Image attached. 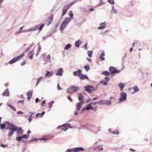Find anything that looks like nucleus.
Instances as JSON below:
<instances>
[{
	"instance_id": "obj_55",
	"label": "nucleus",
	"mask_w": 152,
	"mask_h": 152,
	"mask_svg": "<svg viewBox=\"0 0 152 152\" xmlns=\"http://www.w3.org/2000/svg\"><path fill=\"white\" fill-rule=\"evenodd\" d=\"M127 94L126 93L124 92V101L126 99Z\"/></svg>"
},
{
	"instance_id": "obj_22",
	"label": "nucleus",
	"mask_w": 152,
	"mask_h": 152,
	"mask_svg": "<svg viewBox=\"0 0 152 152\" xmlns=\"http://www.w3.org/2000/svg\"><path fill=\"white\" fill-rule=\"evenodd\" d=\"M9 91L8 89H6L2 94L3 96H9Z\"/></svg>"
},
{
	"instance_id": "obj_63",
	"label": "nucleus",
	"mask_w": 152,
	"mask_h": 152,
	"mask_svg": "<svg viewBox=\"0 0 152 152\" xmlns=\"http://www.w3.org/2000/svg\"><path fill=\"white\" fill-rule=\"evenodd\" d=\"M57 89L58 90H61V88L60 86L58 84V85H57Z\"/></svg>"
},
{
	"instance_id": "obj_37",
	"label": "nucleus",
	"mask_w": 152,
	"mask_h": 152,
	"mask_svg": "<svg viewBox=\"0 0 152 152\" xmlns=\"http://www.w3.org/2000/svg\"><path fill=\"white\" fill-rule=\"evenodd\" d=\"M98 104L100 105H104V100H100L98 102Z\"/></svg>"
},
{
	"instance_id": "obj_40",
	"label": "nucleus",
	"mask_w": 152,
	"mask_h": 152,
	"mask_svg": "<svg viewBox=\"0 0 152 152\" xmlns=\"http://www.w3.org/2000/svg\"><path fill=\"white\" fill-rule=\"evenodd\" d=\"M119 86L120 88L121 91H122L124 88V84L122 83H121L119 84Z\"/></svg>"
},
{
	"instance_id": "obj_15",
	"label": "nucleus",
	"mask_w": 152,
	"mask_h": 152,
	"mask_svg": "<svg viewBox=\"0 0 152 152\" xmlns=\"http://www.w3.org/2000/svg\"><path fill=\"white\" fill-rule=\"evenodd\" d=\"M79 77L80 79L81 80H83L85 79H88V77L87 75H84L82 73H81V74L80 75Z\"/></svg>"
},
{
	"instance_id": "obj_53",
	"label": "nucleus",
	"mask_w": 152,
	"mask_h": 152,
	"mask_svg": "<svg viewBox=\"0 0 152 152\" xmlns=\"http://www.w3.org/2000/svg\"><path fill=\"white\" fill-rule=\"evenodd\" d=\"M91 106L92 105H95L98 104V102H92L89 104Z\"/></svg>"
},
{
	"instance_id": "obj_27",
	"label": "nucleus",
	"mask_w": 152,
	"mask_h": 152,
	"mask_svg": "<svg viewBox=\"0 0 152 152\" xmlns=\"http://www.w3.org/2000/svg\"><path fill=\"white\" fill-rule=\"evenodd\" d=\"M7 106L9 107L12 110H13L14 111H16V108L13 107V106L11 105L9 103L7 104Z\"/></svg>"
},
{
	"instance_id": "obj_11",
	"label": "nucleus",
	"mask_w": 152,
	"mask_h": 152,
	"mask_svg": "<svg viewBox=\"0 0 152 152\" xmlns=\"http://www.w3.org/2000/svg\"><path fill=\"white\" fill-rule=\"evenodd\" d=\"M110 78L108 77H106L105 80H101L100 81V83L102 84L104 86L106 85L108 82L110 80Z\"/></svg>"
},
{
	"instance_id": "obj_39",
	"label": "nucleus",
	"mask_w": 152,
	"mask_h": 152,
	"mask_svg": "<svg viewBox=\"0 0 152 152\" xmlns=\"http://www.w3.org/2000/svg\"><path fill=\"white\" fill-rule=\"evenodd\" d=\"M23 139V137L22 136L17 137H16V140L17 141H20Z\"/></svg>"
},
{
	"instance_id": "obj_10",
	"label": "nucleus",
	"mask_w": 152,
	"mask_h": 152,
	"mask_svg": "<svg viewBox=\"0 0 152 152\" xmlns=\"http://www.w3.org/2000/svg\"><path fill=\"white\" fill-rule=\"evenodd\" d=\"M64 72L63 69L62 68H60L58 69L56 73V75L57 76H61L63 75Z\"/></svg>"
},
{
	"instance_id": "obj_6",
	"label": "nucleus",
	"mask_w": 152,
	"mask_h": 152,
	"mask_svg": "<svg viewBox=\"0 0 152 152\" xmlns=\"http://www.w3.org/2000/svg\"><path fill=\"white\" fill-rule=\"evenodd\" d=\"M80 90V88L77 86H72L68 88L67 89V92L69 93L72 91L73 92H76Z\"/></svg>"
},
{
	"instance_id": "obj_58",
	"label": "nucleus",
	"mask_w": 152,
	"mask_h": 152,
	"mask_svg": "<svg viewBox=\"0 0 152 152\" xmlns=\"http://www.w3.org/2000/svg\"><path fill=\"white\" fill-rule=\"evenodd\" d=\"M40 100L38 98H37L35 99V102L36 103H37L38 102H39Z\"/></svg>"
},
{
	"instance_id": "obj_61",
	"label": "nucleus",
	"mask_w": 152,
	"mask_h": 152,
	"mask_svg": "<svg viewBox=\"0 0 152 152\" xmlns=\"http://www.w3.org/2000/svg\"><path fill=\"white\" fill-rule=\"evenodd\" d=\"M17 114L18 115L22 114L23 113L22 112L20 111H19L17 112Z\"/></svg>"
},
{
	"instance_id": "obj_42",
	"label": "nucleus",
	"mask_w": 152,
	"mask_h": 152,
	"mask_svg": "<svg viewBox=\"0 0 152 152\" xmlns=\"http://www.w3.org/2000/svg\"><path fill=\"white\" fill-rule=\"evenodd\" d=\"M50 58V54L48 55L46 57L47 59L48 60V62L50 63L51 62Z\"/></svg>"
},
{
	"instance_id": "obj_28",
	"label": "nucleus",
	"mask_w": 152,
	"mask_h": 152,
	"mask_svg": "<svg viewBox=\"0 0 152 152\" xmlns=\"http://www.w3.org/2000/svg\"><path fill=\"white\" fill-rule=\"evenodd\" d=\"M45 114V112L44 111L42 112L41 113H38L37 114L36 116L37 117H42Z\"/></svg>"
},
{
	"instance_id": "obj_35",
	"label": "nucleus",
	"mask_w": 152,
	"mask_h": 152,
	"mask_svg": "<svg viewBox=\"0 0 152 152\" xmlns=\"http://www.w3.org/2000/svg\"><path fill=\"white\" fill-rule=\"evenodd\" d=\"M83 98V96L82 94H80L78 96V99L80 101H82V100Z\"/></svg>"
},
{
	"instance_id": "obj_60",
	"label": "nucleus",
	"mask_w": 152,
	"mask_h": 152,
	"mask_svg": "<svg viewBox=\"0 0 152 152\" xmlns=\"http://www.w3.org/2000/svg\"><path fill=\"white\" fill-rule=\"evenodd\" d=\"M26 63V61H23L21 64V66H24V65H25V64Z\"/></svg>"
},
{
	"instance_id": "obj_59",
	"label": "nucleus",
	"mask_w": 152,
	"mask_h": 152,
	"mask_svg": "<svg viewBox=\"0 0 152 152\" xmlns=\"http://www.w3.org/2000/svg\"><path fill=\"white\" fill-rule=\"evenodd\" d=\"M87 45V44L86 43L85 44V45L84 46L85 49L86 50H87L88 49Z\"/></svg>"
},
{
	"instance_id": "obj_18",
	"label": "nucleus",
	"mask_w": 152,
	"mask_h": 152,
	"mask_svg": "<svg viewBox=\"0 0 152 152\" xmlns=\"http://www.w3.org/2000/svg\"><path fill=\"white\" fill-rule=\"evenodd\" d=\"M124 101V92H122L121 94V97L119 99L118 103H121Z\"/></svg>"
},
{
	"instance_id": "obj_44",
	"label": "nucleus",
	"mask_w": 152,
	"mask_h": 152,
	"mask_svg": "<svg viewBox=\"0 0 152 152\" xmlns=\"http://www.w3.org/2000/svg\"><path fill=\"white\" fill-rule=\"evenodd\" d=\"M134 92H138L139 90V89L136 86H135L134 87Z\"/></svg>"
},
{
	"instance_id": "obj_23",
	"label": "nucleus",
	"mask_w": 152,
	"mask_h": 152,
	"mask_svg": "<svg viewBox=\"0 0 152 152\" xmlns=\"http://www.w3.org/2000/svg\"><path fill=\"white\" fill-rule=\"evenodd\" d=\"M112 104L111 101L110 100H104V105H107L110 106Z\"/></svg>"
},
{
	"instance_id": "obj_14",
	"label": "nucleus",
	"mask_w": 152,
	"mask_h": 152,
	"mask_svg": "<svg viewBox=\"0 0 152 152\" xmlns=\"http://www.w3.org/2000/svg\"><path fill=\"white\" fill-rule=\"evenodd\" d=\"M83 104V101H80V102L77 103L76 104V107L77 110V111H79L81 108Z\"/></svg>"
},
{
	"instance_id": "obj_8",
	"label": "nucleus",
	"mask_w": 152,
	"mask_h": 152,
	"mask_svg": "<svg viewBox=\"0 0 152 152\" xmlns=\"http://www.w3.org/2000/svg\"><path fill=\"white\" fill-rule=\"evenodd\" d=\"M109 70L113 75L115 74L118 73L120 72V70L117 69L115 67L110 66L109 67Z\"/></svg>"
},
{
	"instance_id": "obj_17",
	"label": "nucleus",
	"mask_w": 152,
	"mask_h": 152,
	"mask_svg": "<svg viewBox=\"0 0 152 152\" xmlns=\"http://www.w3.org/2000/svg\"><path fill=\"white\" fill-rule=\"evenodd\" d=\"M82 42L80 40H78L76 41L75 43V45L77 48H79L80 45L82 44Z\"/></svg>"
},
{
	"instance_id": "obj_5",
	"label": "nucleus",
	"mask_w": 152,
	"mask_h": 152,
	"mask_svg": "<svg viewBox=\"0 0 152 152\" xmlns=\"http://www.w3.org/2000/svg\"><path fill=\"white\" fill-rule=\"evenodd\" d=\"M86 91L88 93H90L92 92L96 91L97 89V87H94L92 86L88 85L84 87Z\"/></svg>"
},
{
	"instance_id": "obj_32",
	"label": "nucleus",
	"mask_w": 152,
	"mask_h": 152,
	"mask_svg": "<svg viewBox=\"0 0 152 152\" xmlns=\"http://www.w3.org/2000/svg\"><path fill=\"white\" fill-rule=\"evenodd\" d=\"M16 131L20 133H23V130H22L21 127L18 128L17 127V128Z\"/></svg>"
},
{
	"instance_id": "obj_50",
	"label": "nucleus",
	"mask_w": 152,
	"mask_h": 152,
	"mask_svg": "<svg viewBox=\"0 0 152 152\" xmlns=\"http://www.w3.org/2000/svg\"><path fill=\"white\" fill-rule=\"evenodd\" d=\"M40 50H41V48H40V46H39L37 49V56L38 54L40 52Z\"/></svg>"
},
{
	"instance_id": "obj_12",
	"label": "nucleus",
	"mask_w": 152,
	"mask_h": 152,
	"mask_svg": "<svg viewBox=\"0 0 152 152\" xmlns=\"http://www.w3.org/2000/svg\"><path fill=\"white\" fill-rule=\"evenodd\" d=\"M100 26L98 27V30L103 29L105 28L106 27V23L104 22L101 23L100 24Z\"/></svg>"
},
{
	"instance_id": "obj_3",
	"label": "nucleus",
	"mask_w": 152,
	"mask_h": 152,
	"mask_svg": "<svg viewBox=\"0 0 152 152\" xmlns=\"http://www.w3.org/2000/svg\"><path fill=\"white\" fill-rule=\"evenodd\" d=\"M69 128L72 129V127L69 124L66 123L58 126L57 128V129H61V130L64 131V132H66Z\"/></svg>"
},
{
	"instance_id": "obj_9",
	"label": "nucleus",
	"mask_w": 152,
	"mask_h": 152,
	"mask_svg": "<svg viewBox=\"0 0 152 152\" xmlns=\"http://www.w3.org/2000/svg\"><path fill=\"white\" fill-rule=\"evenodd\" d=\"M38 28V26H35L28 29L24 30H23V31L24 32L33 31L36 30Z\"/></svg>"
},
{
	"instance_id": "obj_34",
	"label": "nucleus",
	"mask_w": 152,
	"mask_h": 152,
	"mask_svg": "<svg viewBox=\"0 0 152 152\" xmlns=\"http://www.w3.org/2000/svg\"><path fill=\"white\" fill-rule=\"evenodd\" d=\"M74 2H70V3H69L65 7L68 9L69 8L70 6H71L72 4H74Z\"/></svg>"
},
{
	"instance_id": "obj_2",
	"label": "nucleus",
	"mask_w": 152,
	"mask_h": 152,
	"mask_svg": "<svg viewBox=\"0 0 152 152\" xmlns=\"http://www.w3.org/2000/svg\"><path fill=\"white\" fill-rule=\"evenodd\" d=\"M17 127L14 125L10 124H9L7 127V129L10 130L8 134V136L10 137L14 133V132L16 131Z\"/></svg>"
},
{
	"instance_id": "obj_20",
	"label": "nucleus",
	"mask_w": 152,
	"mask_h": 152,
	"mask_svg": "<svg viewBox=\"0 0 152 152\" xmlns=\"http://www.w3.org/2000/svg\"><path fill=\"white\" fill-rule=\"evenodd\" d=\"M23 28V27L22 26L20 28V30L16 32L15 34V35H18L20 34L21 32H24V31H23V30H22Z\"/></svg>"
},
{
	"instance_id": "obj_47",
	"label": "nucleus",
	"mask_w": 152,
	"mask_h": 152,
	"mask_svg": "<svg viewBox=\"0 0 152 152\" xmlns=\"http://www.w3.org/2000/svg\"><path fill=\"white\" fill-rule=\"evenodd\" d=\"M104 4V2L103 1H102V0H100V2L99 3V4H98V6H101L102 5H103V4Z\"/></svg>"
},
{
	"instance_id": "obj_48",
	"label": "nucleus",
	"mask_w": 152,
	"mask_h": 152,
	"mask_svg": "<svg viewBox=\"0 0 152 152\" xmlns=\"http://www.w3.org/2000/svg\"><path fill=\"white\" fill-rule=\"evenodd\" d=\"M50 36V35H48L47 36H45L42 37V40H44L46 39L48 37Z\"/></svg>"
},
{
	"instance_id": "obj_45",
	"label": "nucleus",
	"mask_w": 152,
	"mask_h": 152,
	"mask_svg": "<svg viewBox=\"0 0 152 152\" xmlns=\"http://www.w3.org/2000/svg\"><path fill=\"white\" fill-rule=\"evenodd\" d=\"M32 91H28L27 93V96H32Z\"/></svg>"
},
{
	"instance_id": "obj_56",
	"label": "nucleus",
	"mask_w": 152,
	"mask_h": 152,
	"mask_svg": "<svg viewBox=\"0 0 152 152\" xmlns=\"http://www.w3.org/2000/svg\"><path fill=\"white\" fill-rule=\"evenodd\" d=\"M32 115H30L29 117V118H28V120H29V123H30L31 121V119H32Z\"/></svg>"
},
{
	"instance_id": "obj_13",
	"label": "nucleus",
	"mask_w": 152,
	"mask_h": 152,
	"mask_svg": "<svg viewBox=\"0 0 152 152\" xmlns=\"http://www.w3.org/2000/svg\"><path fill=\"white\" fill-rule=\"evenodd\" d=\"M94 110V109L90 104H89L86 105V107L83 108L82 111H83L86 110Z\"/></svg>"
},
{
	"instance_id": "obj_26",
	"label": "nucleus",
	"mask_w": 152,
	"mask_h": 152,
	"mask_svg": "<svg viewBox=\"0 0 152 152\" xmlns=\"http://www.w3.org/2000/svg\"><path fill=\"white\" fill-rule=\"evenodd\" d=\"M68 9L65 7L63 9L62 13V16H64L66 13Z\"/></svg>"
},
{
	"instance_id": "obj_24",
	"label": "nucleus",
	"mask_w": 152,
	"mask_h": 152,
	"mask_svg": "<svg viewBox=\"0 0 152 152\" xmlns=\"http://www.w3.org/2000/svg\"><path fill=\"white\" fill-rule=\"evenodd\" d=\"M112 9L111 10V12L114 14H118V11L117 10L115 9L114 6L113 5H112Z\"/></svg>"
},
{
	"instance_id": "obj_30",
	"label": "nucleus",
	"mask_w": 152,
	"mask_h": 152,
	"mask_svg": "<svg viewBox=\"0 0 152 152\" xmlns=\"http://www.w3.org/2000/svg\"><path fill=\"white\" fill-rule=\"evenodd\" d=\"M43 77H41L38 78L36 83V86H37V85L40 83Z\"/></svg>"
},
{
	"instance_id": "obj_1",
	"label": "nucleus",
	"mask_w": 152,
	"mask_h": 152,
	"mask_svg": "<svg viewBox=\"0 0 152 152\" xmlns=\"http://www.w3.org/2000/svg\"><path fill=\"white\" fill-rule=\"evenodd\" d=\"M71 19L69 18H66L62 23L60 26V29L61 33L66 28L68 23L71 21Z\"/></svg>"
},
{
	"instance_id": "obj_7",
	"label": "nucleus",
	"mask_w": 152,
	"mask_h": 152,
	"mask_svg": "<svg viewBox=\"0 0 152 152\" xmlns=\"http://www.w3.org/2000/svg\"><path fill=\"white\" fill-rule=\"evenodd\" d=\"M24 55V54L23 53L21 55L18 56L14 58L13 59L10 61L9 62V64H12L19 61L23 57Z\"/></svg>"
},
{
	"instance_id": "obj_52",
	"label": "nucleus",
	"mask_w": 152,
	"mask_h": 152,
	"mask_svg": "<svg viewBox=\"0 0 152 152\" xmlns=\"http://www.w3.org/2000/svg\"><path fill=\"white\" fill-rule=\"evenodd\" d=\"M113 133L114 134L118 135L119 134V132L118 131H115L113 132Z\"/></svg>"
},
{
	"instance_id": "obj_21",
	"label": "nucleus",
	"mask_w": 152,
	"mask_h": 152,
	"mask_svg": "<svg viewBox=\"0 0 152 152\" xmlns=\"http://www.w3.org/2000/svg\"><path fill=\"white\" fill-rule=\"evenodd\" d=\"M46 77H50L53 75V73L49 71H46V73L45 75Z\"/></svg>"
},
{
	"instance_id": "obj_33",
	"label": "nucleus",
	"mask_w": 152,
	"mask_h": 152,
	"mask_svg": "<svg viewBox=\"0 0 152 152\" xmlns=\"http://www.w3.org/2000/svg\"><path fill=\"white\" fill-rule=\"evenodd\" d=\"M93 51L92 50L89 51L88 50L87 51V53L88 56L90 57H91L92 56V55L93 54Z\"/></svg>"
},
{
	"instance_id": "obj_19",
	"label": "nucleus",
	"mask_w": 152,
	"mask_h": 152,
	"mask_svg": "<svg viewBox=\"0 0 152 152\" xmlns=\"http://www.w3.org/2000/svg\"><path fill=\"white\" fill-rule=\"evenodd\" d=\"M105 56V53L104 51H103L100 56H99V58L102 60L104 61L105 60V58L104 57Z\"/></svg>"
},
{
	"instance_id": "obj_25",
	"label": "nucleus",
	"mask_w": 152,
	"mask_h": 152,
	"mask_svg": "<svg viewBox=\"0 0 152 152\" xmlns=\"http://www.w3.org/2000/svg\"><path fill=\"white\" fill-rule=\"evenodd\" d=\"M34 54V52L33 50L31 51L29 53V58L31 59H32L33 58V56Z\"/></svg>"
},
{
	"instance_id": "obj_4",
	"label": "nucleus",
	"mask_w": 152,
	"mask_h": 152,
	"mask_svg": "<svg viewBox=\"0 0 152 152\" xmlns=\"http://www.w3.org/2000/svg\"><path fill=\"white\" fill-rule=\"evenodd\" d=\"M84 149L82 147H76L72 149L68 148L65 152H79L80 151H84Z\"/></svg>"
},
{
	"instance_id": "obj_16",
	"label": "nucleus",
	"mask_w": 152,
	"mask_h": 152,
	"mask_svg": "<svg viewBox=\"0 0 152 152\" xmlns=\"http://www.w3.org/2000/svg\"><path fill=\"white\" fill-rule=\"evenodd\" d=\"M82 72V70H79L76 71H74L73 72V74L75 76L78 75L80 76Z\"/></svg>"
},
{
	"instance_id": "obj_62",
	"label": "nucleus",
	"mask_w": 152,
	"mask_h": 152,
	"mask_svg": "<svg viewBox=\"0 0 152 152\" xmlns=\"http://www.w3.org/2000/svg\"><path fill=\"white\" fill-rule=\"evenodd\" d=\"M68 99L70 100L71 102H72L73 100L72 98L69 96H68Z\"/></svg>"
},
{
	"instance_id": "obj_43",
	"label": "nucleus",
	"mask_w": 152,
	"mask_h": 152,
	"mask_svg": "<svg viewBox=\"0 0 152 152\" xmlns=\"http://www.w3.org/2000/svg\"><path fill=\"white\" fill-rule=\"evenodd\" d=\"M107 1L110 4L112 5H113L115 4V2L113 0H107Z\"/></svg>"
},
{
	"instance_id": "obj_57",
	"label": "nucleus",
	"mask_w": 152,
	"mask_h": 152,
	"mask_svg": "<svg viewBox=\"0 0 152 152\" xmlns=\"http://www.w3.org/2000/svg\"><path fill=\"white\" fill-rule=\"evenodd\" d=\"M18 103H21L22 104H24V101L23 100H19L18 102Z\"/></svg>"
},
{
	"instance_id": "obj_51",
	"label": "nucleus",
	"mask_w": 152,
	"mask_h": 152,
	"mask_svg": "<svg viewBox=\"0 0 152 152\" xmlns=\"http://www.w3.org/2000/svg\"><path fill=\"white\" fill-rule=\"evenodd\" d=\"M44 26V24H42L39 27V31H40L42 30V28Z\"/></svg>"
},
{
	"instance_id": "obj_49",
	"label": "nucleus",
	"mask_w": 152,
	"mask_h": 152,
	"mask_svg": "<svg viewBox=\"0 0 152 152\" xmlns=\"http://www.w3.org/2000/svg\"><path fill=\"white\" fill-rule=\"evenodd\" d=\"M29 136V135H27L26 134H24L22 137H23V138H24L26 139H27Z\"/></svg>"
},
{
	"instance_id": "obj_64",
	"label": "nucleus",
	"mask_w": 152,
	"mask_h": 152,
	"mask_svg": "<svg viewBox=\"0 0 152 152\" xmlns=\"http://www.w3.org/2000/svg\"><path fill=\"white\" fill-rule=\"evenodd\" d=\"M30 49V48L28 47L25 50V52H27Z\"/></svg>"
},
{
	"instance_id": "obj_31",
	"label": "nucleus",
	"mask_w": 152,
	"mask_h": 152,
	"mask_svg": "<svg viewBox=\"0 0 152 152\" xmlns=\"http://www.w3.org/2000/svg\"><path fill=\"white\" fill-rule=\"evenodd\" d=\"M72 47L71 45L70 44H68L66 45L64 47V49L65 50H68L69 48H71Z\"/></svg>"
},
{
	"instance_id": "obj_29",
	"label": "nucleus",
	"mask_w": 152,
	"mask_h": 152,
	"mask_svg": "<svg viewBox=\"0 0 152 152\" xmlns=\"http://www.w3.org/2000/svg\"><path fill=\"white\" fill-rule=\"evenodd\" d=\"M110 74V72L107 71H105L104 72H103L102 73V75H105L107 76H109Z\"/></svg>"
},
{
	"instance_id": "obj_36",
	"label": "nucleus",
	"mask_w": 152,
	"mask_h": 152,
	"mask_svg": "<svg viewBox=\"0 0 152 152\" xmlns=\"http://www.w3.org/2000/svg\"><path fill=\"white\" fill-rule=\"evenodd\" d=\"M54 103V101H51L50 102H49L48 104V107L49 108H50L52 106V105Z\"/></svg>"
},
{
	"instance_id": "obj_46",
	"label": "nucleus",
	"mask_w": 152,
	"mask_h": 152,
	"mask_svg": "<svg viewBox=\"0 0 152 152\" xmlns=\"http://www.w3.org/2000/svg\"><path fill=\"white\" fill-rule=\"evenodd\" d=\"M0 126L1 129H3L5 126V124H0Z\"/></svg>"
},
{
	"instance_id": "obj_41",
	"label": "nucleus",
	"mask_w": 152,
	"mask_h": 152,
	"mask_svg": "<svg viewBox=\"0 0 152 152\" xmlns=\"http://www.w3.org/2000/svg\"><path fill=\"white\" fill-rule=\"evenodd\" d=\"M84 68L87 72H88L90 69L89 66L88 65L85 66H84Z\"/></svg>"
},
{
	"instance_id": "obj_54",
	"label": "nucleus",
	"mask_w": 152,
	"mask_h": 152,
	"mask_svg": "<svg viewBox=\"0 0 152 152\" xmlns=\"http://www.w3.org/2000/svg\"><path fill=\"white\" fill-rule=\"evenodd\" d=\"M53 18L52 17H51L49 19V20H50V21H49V22L48 24H50L51 23V22L53 20Z\"/></svg>"
},
{
	"instance_id": "obj_38",
	"label": "nucleus",
	"mask_w": 152,
	"mask_h": 152,
	"mask_svg": "<svg viewBox=\"0 0 152 152\" xmlns=\"http://www.w3.org/2000/svg\"><path fill=\"white\" fill-rule=\"evenodd\" d=\"M69 17H70L71 19H73V15L72 13V11L71 10L68 13Z\"/></svg>"
}]
</instances>
